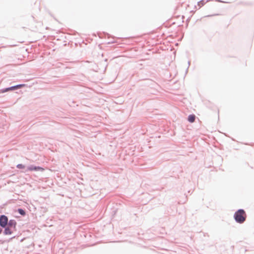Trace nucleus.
<instances>
[{
  "mask_svg": "<svg viewBox=\"0 0 254 254\" xmlns=\"http://www.w3.org/2000/svg\"><path fill=\"white\" fill-rule=\"evenodd\" d=\"M16 225V222L13 220H10L8 223V227L14 229Z\"/></svg>",
  "mask_w": 254,
  "mask_h": 254,
  "instance_id": "obj_4",
  "label": "nucleus"
},
{
  "mask_svg": "<svg viewBox=\"0 0 254 254\" xmlns=\"http://www.w3.org/2000/svg\"><path fill=\"white\" fill-rule=\"evenodd\" d=\"M16 167L18 169H24V168H25V166L23 165V164H18Z\"/></svg>",
  "mask_w": 254,
  "mask_h": 254,
  "instance_id": "obj_9",
  "label": "nucleus"
},
{
  "mask_svg": "<svg viewBox=\"0 0 254 254\" xmlns=\"http://www.w3.org/2000/svg\"><path fill=\"white\" fill-rule=\"evenodd\" d=\"M12 232H13V229L7 226V227H6L5 229L4 233L5 235H10L12 234Z\"/></svg>",
  "mask_w": 254,
  "mask_h": 254,
  "instance_id": "obj_5",
  "label": "nucleus"
},
{
  "mask_svg": "<svg viewBox=\"0 0 254 254\" xmlns=\"http://www.w3.org/2000/svg\"><path fill=\"white\" fill-rule=\"evenodd\" d=\"M246 214L243 209L238 210L234 215L235 220L239 223H243L246 220Z\"/></svg>",
  "mask_w": 254,
  "mask_h": 254,
  "instance_id": "obj_1",
  "label": "nucleus"
},
{
  "mask_svg": "<svg viewBox=\"0 0 254 254\" xmlns=\"http://www.w3.org/2000/svg\"><path fill=\"white\" fill-rule=\"evenodd\" d=\"M8 223V218L5 215H1L0 217V225L4 228Z\"/></svg>",
  "mask_w": 254,
  "mask_h": 254,
  "instance_id": "obj_2",
  "label": "nucleus"
},
{
  "mask_svg": "<svg viewBox=\"0 0 254 254\" xmlns=\"http://www.w3.org/2000/svg\"><path fill=\"white\" fill-rule=\"evenodd\" d=\"M22 85H17L16 86H13V87H10V88H6L4 91H7L8 90H13V89H14L18 87H21Z\"/></svg>",
  "mask_w": 254,
  "mask_h": 254,
  "instance_id": "obj_7",
  "label": "nucleus"
},
{
  "mask_svg": "<svg viewBox=\"0 0 254 254\" xmlns=\"http://www.w3.org/2000/svg\"><path fill=\"white\" fill-rule=\"evenodd\" d=\"M27 169H28V170L31 171H43L44 170V169L41 167H39V166L36 167V166H33L28 167Z\"/></svg>",
  "mask_w": 254,
  "mask_h": 254,
  "instance_id": "obj_3",
  "label": "nucleus"
},
{
  "mask_svg": "<svg viewBox=\"0 0 254 254\" xmlns=\"http://www.w3.org/2000/svg\"><path fill=\"white\" fill-rule=\"evenodd\" d=\"M18 212L22 215H24L25 214L24 210L22 209H18Z\"/></svg>",
  "mask_w": 254,
  "mask_h": 254,
  "instance_id": "obj_8",
  "label": "nucleus"
},
{
  "mask_svg": "<svg viewBox=\"0 0 254 254\" xmlns=\"http://www.w3.org/2000/svg\"><path fill=\"white\" fill-rule=\"evenodd\" d=\"M195 119V116L194 115H190L188 117V121L190 123H193Z\"/></svg>",
  "mask_w": 254,
  "mask_h": 254,
  "instance_id": "obj_6",
  "label": "nucleus"
}]
</instances>
